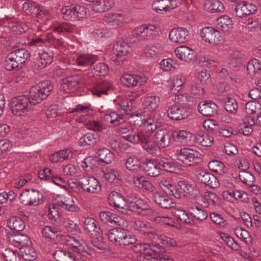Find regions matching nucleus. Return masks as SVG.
I'll return each mask as SVG.
<instances>
[{
  "mask_svg": "<svg viewBox=\"0 0 261 261\" xmlns=\"http://www.w3.org/2000/svg\"><path fill=\"white\" fill-rule=\"evenodd\" d=\"M20 202L27 206H36L44 202L43 195L38 190L34 189H25L19 196Z\"/></svg>",
  "mask_w": 261,
  "mask_h": 261,
  "instance_id": "obj_6",
  "label": "nucleus"
},
{
  "mask_svg": "<svg viewBox=\"0 0 261 261\" xmlns=\"http://www.w3.org/2000/svg\"><path fill=\"white\" fill-rule=\"evenodd\" d=\"M134 228L145 234L148 239L150 240L155 235L156 230L151 226L148 222L140 219H137L134 221Z\"/></svg>",
  "mask_w": 261,
  "mask_h": 261,
  "instance_id": "obj_24",
  "label": "nucleus"
},
{
  "mask_svg": "<svg viewBox=\"0 0 261 261\" xmlns=\"http://www.w3.org/2000/svg\"><path fill=\"white\" fill-rule=\"evenodd\" d=\"M132 249L135 252L140 253L137 256V261H173L163 248H150L148 244L137 243L132 246Z\"/></svg>",
  "mask_w": 261,
  "mask_h": 261,
  "instance_id": "obj_1",
  "label": "nucleus"
},
{
  "mask_svg": "<svg viewBox=\"0 0 261 261\" xmlns=\"http://www.w3.org/2000/svg\"><path fill=\"white\" fill-rule=\"evenodd\" d=\"M177 140L181 143L188 144L192 137V134L185 130H179L174 132Z\"/></svg>",
  "mask_w": 261,
  "mask_h": 261,
  "instance_id": "obj_62",
  "label": "nucleus"
},
{
  "mask_svg": "<svg viewBox=\"0 0 261 261\" xmlns=\"http://www.w3.org/2000/svg\"><path fill=\"white\" fill-rule=\"evenodd\" d=\"M40 6L38 4L28 1L24 3L23 4V11L29 15H36V13H38Z\"/></svg>",
  "mask_w": 261,
  "mask_h": 261,
  "instance_id": "obj_54",
  "label": "nucleus"
},
{
  "mask_svg": "<svg viewBox=\"0 0 261 261\" xmlns=\"http://www.w3.org/2000/svg\"><path fill=\"white\" fill-rule=\"evenodd\" d=\"M99 160L105 164L112 163L114 159L113 153L108 148H102L97 151Z\"/></svg>",
  "mask_w": 261,
  "mask_h": 261,
  "instance_id": "obj_47",
  "label": "nucleus"
},
{
  "mask_svg": "<svg viewBox=\"0 0 261 261\" xmlns=\"http://www.w3.org/2000/svg\"><path fill=\"white\" fill-rule=\"evenodd\" d=\"M65 239L67 244L74 248L77 252H83L89 254V252L85 249V247L75 237L67 236L66 237Z\"/></svg>",
  "mask_w": 261,
  "mask_h": 261,
  "instance_id": "obj_55",
  "label": "nucleus"
},
{
  "mask_svg": "<svg viewBox=\"0 0 261 261\" xmlns=\"http://www.w3.org/2000/svg\"><path fill=\"white\" fill-rule=\"evenodd\" d=\"M103 20L111 26L117 27L125 21V17L122 14L109 13L105 15Z\"/></svg>",
  "mask_w": 261,
  "mask_h": 261,
  "instance_id": "obj_36",
  "label": "nucleus"
},
{
  "mask_svg": "<svg viewBox=\"0 0 261 261\" xmlns=\"http://www.w3.org/2000/svg\"><path fill=\"white\" fill-rule=\"evenodd\" d=\"M160 29L158 27L148 24L140 25L134 30L133 35L139 40H151L158 36Z\"/></svg>",
  "mask_w": 261,
  "mask_h": 261,
  "instance_id": "obj_8",
  "label": "nucleus"
},
{
  "mask_svg": "<svg viewBox=\"0 0 261 261\" xmlns=\"http://www.w3.org/2000/svg\"><path fill=\"white\" fill-rule=\"evenodd\" d=\"M96 56L88 54H73L68 58L69 64L79 66L87 67L94 64L96 61Z\"/></svg>",
  "mask_w": 261,
  "mask_h": 261,
  "instance_id": "obj_14",
  "label": "nucleus"
},
{
  "mask_svg": "<svg viewBox=\"0 0 261 261\" xmlns=\"http://www.w3.org/2000/svg\"><path fill=\"white\" fill-rule=\"evenodd\" d=\"M190 33L186 28L179 27L173 29L169 32V37L172 42L183 43L190 39Z\"/></svg>",
  "mask_w": 261,
  "mask_h": 261,
  "instance_id": "obj_18",
  "label": "nucleus"
},
{
  "mask_svg": "<svg viewBox=\"0 0 261 261\" xmlns=\"http://www.w3.org/2000/svg\"><path fill=\"white\" fill-rule=\"evenodd\" d=\"M236 236L243 241L245 244H249L251 242V238L249 232L241 227H238L234 229Z\"/></svg>",
  "mask_w": 261,
  "mask_h": 261,
  "instance_id": "obj_64",
  "label": "nucleus"
},
{
  "mask_svg": "<svg viewBox=\"0 0 261 261\" xmlns=\"http://www.w3.org/2000/svg\"><path fill=\"white\" fill-rule=\"evenodd\" d=\"M204 9L211 13L222 12L224 9L223 4L219 0H207L205 1Z\"/></svg>",
  "mask_w": 261,
  "mask_h": 261,
  "instance_id": "obj_41",
  "label": "nucleus"
},
{
  "mask_svg": "<svg viewBox=\"0 0 261 261\" xmlns=\"http://www.w3.org/2000/svg\"><path fill=\"white\" fill-rule=\"evenodd\" d=\"M129 50V47L126 43L121 42H117L114 45L112 50L113 60L117 62L122 61L123 59H121V58L126 55Z\"/></svg>",
  "mask_w": 261,
  "mask_h": 261,
  "instance_id": "obj_28",
  "label": "nucleus"
},
{
  "mask_svg": "<svg viewBox=\"0 0 261 261\" xmlns=\"http://www.w3.org/2000/svg\"><path fill=\"white\" fill-rule=\"evenodd\" d=\"M200 36L203 41L213 45L219 44L224 40L221 33L212 27L202 28L200 31Z\"/></svg>",
  "mask_w": 261,
  "mask_h": 261,
  "instance_id": "obj_10",
  "label": "nucleus"
},
{
  "mask_svg": "<svg viewBox=\"0 0 261 261\" xmlns=\"http://www.w3.org/2000/svg\"><path fill=\"white\" fill-rule=\"evenodd\" d=\"M94 9L97 12L109 10L114 5V0H95L93 2Z\"/></svg>",
  "mask_w": 261,
  "mask_h": 261,
  "instance_id": "obj_44",
  "label": "nucleus"
},
{
  "mask_svg": "<svg viewBox=\"0 0 261 261\" xmlns=\"http://www.w3.org/2000/svg\"><path fill=\"white\" fill-rule=\"evenodd\" d=\"M21 257L26 260H33L37 256V253L30 245H28L20 249Z\"/></svg>",
  "mask_w": 261,
  "mask_h": 261,
  "instance_id": "obj_51",
  "label": "nucleus"
},
{
  "mask_svg": "<svg viewBox=\"0 0 261 261\" xmlns=\"http://www.w3.org/2000/svg\"><path fill=\"white\" fill-rule=\"evenodd\" d=\"M148 80L147 77L143 73H124L120 78L122 84L127 87H134L144 85Z\"/></svg>",
  "mask_w": 261,
  "mask_h": 261,
  "instance_id": "obj_12",
  "label": "nucleus"
},
{
  "mask_svg": "<svg viewBox=\"0 0 261 261\" xmlns=\"http://www.w3.org/2000/svg\"><path fill=\"white\" fill-rule=\"evenodd\" d=\"M159 185L160 188L167 194H173L174 186L171 180L165 178L163 179L160 181Z\"/></svg>",
  "mask_w": 261,
  "mask_h": 261,
  "instance_id": "obj_63",
  "label": "nucleus"
},
{
  "mask_svg": "<svg viewBox=\"0 0 261 261\" xmlns=\"http://www.w3.org/2000/svg\"><path fill=\"white\" fill-rule=\"evenodd\" d=\"M134 212L139 215L148 216L152 214V210L146 201L142 199H137L134 201L128 203V213Z\"/></svg>",
  "mask_w": 261,
  "mask_h": 261,
  "instance_id": "obj_13",
  "label": "nucleus"
},
{
  "mask_svg": "<svg viewBox=\"0 0 261 261\" xmlns=\"http://www.w3.org/2000/svg\"><path fill=\"white\" fill-rule=\"evenodd\" d=\"M2 254L7 261H21V255L17 249L6 248Z\"/></svg>",
  "mask_w": 261,
  "mask_h": 261,
  "instance_id": "obj_53",
  "label": "nucleus"
},
{
  "mask_svg": "<svg viewBox=\"0 0 261 261\" xmlns=\"http://www.w3.org/2000/svg\"><path fill=\"white\" fill-rule=\"evenodd\" d=\"M201 154L196 149L185 147L177 149L175 152L176 159L188 166H191L201 158Z\"/></svg>",
  "mask_w": 261,
  "mask_h": 261,
  "instance_id": "obj_7",
  "label": "nucleus"
},
{
  "mask_svg": "<svg viewBox=\"0 0 261 261\" xmlns=\"http://www.w3.org/2000/svg\"><path fill=\"white\" fill-rule=\"evenodd\" d=\"M92 110L90 103L86 102L79 104L73 108L69 109L70 113H76L80 117V122H83L89 117L90 111Z\"/></svg>",
  "mask_w": 261,
  "mask_h": 261,
  "instance_id": "obj_27",
  "label": "nucleus"
},
{
  "mask_svg": "<svg viewBox=\"0 0 261 261\" xmlns=\"http://www.w3.org/2000/svg\"><path fill=\"white\" fill-rule=\"evenodd\" d=\"M247 70L251 75L259 73L261 71V62L256 59L250 60L247 64Z\"/></svg>",
  "mask_w": 261,
  "mask_h": 261,
  "instance_id": "obj_56",
  "label": "nucleus"
},
{
  "mask_svg": "<svg viewBox=\"0 0 261 261\" xmlns=\"http://www.w3.org/2000/svg\"><path fill=\"white\" fill-rule=\"evenodd\" d=\"M82 83V79L80 76H68L63 79L60 89L66 93L71 92L79 88Z\"/></svg>",
  "mask_w": 261,
  "mask_h": 261,
  "instance_id": "obj_19",
  "label": "nucleus"
},
{
  "mask_svg": "<svg viewBox=\"0 0 261 261\" xmlns=\"http://www.w3.org/2000/svg\"><path fill=\"white\" fill-rule=\"evenodd\" d=\"M197 179L211 188H216L219 186V182L213 174L204 171H200L197 174Z\"/></svg>",
  "mask_w": 261,
  "mask_h": 261,
  "instance_id": "obj_25",
  "label": "nucleus"
},
{
  "mask_svg": "<svg viewBox=\"0 0 261 261\" xmlns=\"http://www.w3.org/2000/svg\"><path fill=\"white\" fill-rule=\"evenodd\" d=\"M105 119L108 123H110L114 125H118L124 122L123 117L115 112L106 115Z\"/></svg>",
  "mask_w": 261,
  "mask_h": 261,
  "instance_id": "obj_58",
  "label": "nucleus"
},
{
  "mask_svg": "<svg viewBox=\"0 0 261 261\" xmlns=\"http://www.w3.org/2000/svg\"><path fill=\"white\" fill-rule=\"evenodd\" d=\"M218 106L213 101H202L199 103L198 110L203 116H212L216 115L218 111Z\"/></svg>",
  "mask_w": 261,
  "mask_h": 261,
  "instance_id": "obj_30",
  "label": "nucleus"
},
{
  "mask_svg": "<svg viewBox=\"0 0 261 261\" xmlns=\"http://www.w3.org/2000/svg\"><path fill=\"white\" fill-rule=\"evenodd\" d=\"M172 213L181 222L189 225L194 224L193 219L188 216V213L184 210L176 208L173 209Z\"/></svg>",
  "mask_w": 261,
  "mask_h": 261,
  "instance_id": "obj_49",
  "label": "nucleus"
},
{
  "mask_svg": "<svg viewBox=\"0 0 261 261\" xmlns=\"http://www.w3.org/2000/svg\"><path fill=\"white\" fill-rule=\"evenodd\" d=\"M53 29L55 32L58 33H72L74 31V27L67 23H54Z\"/></svg>",
  "mask_w": 261,
  "mask_h": 261,
  "instance_id": "obj_59",
  "label": "nucleus"
},
{
  "mask_svg": "<svg viewBox=\"0 0 261 261\" xmlns=\"http://www.w3.org/2000/svg\"><path fill=\"white\" fill-rule=\"evenodd\" d=\"M232 21L230 17L227 15L220 17L217 19V27L222 31L227 32L232 28Z\"/></svg>",
  "mask_w": 261,
  "mask_h": 261,
  "instance_id": "obj_50",
  "label": "nucleus"
},
{
  "mask_svg": "<svg viewBox=\"0 0 261 261\" xmlns=\"http://www.w3.org/2000/svg\"><path fill=\"white\" fill-rule=\"evenodd\" d=\"M125 167L129 172L136 173L141 169V162L136 155H131L126 159Z\"/></svg>",
  "mask_w": 261,
  "mask_h": 261,
  "instance_id": "obj_39",
  "label": "nucleus"
},
{
  "mask_svg": "<svg viewBox=\"0 0 261 261\" xmlns=\"http://www.w3.org/2000/svg\"><path fill=\"white\" fill-rule=\"evenodd\" d=\"M10 105L12 113L17 116L27 115L32 109L29 97L25 95L12 98Z\"/></svg>",
  "mask_w": 261,
  "mask_h": 261,
  "instance_id": "obj_5",
  "label": "nucleus"
},
{
  "mask_svg": "<svg viewBox=\"0 0 261 261\" xmlns=\"http://www.w3.org/2000/svg\"><path fill=\"white\" fill-rule=\"evenodd\" d=\"M20 64L24 63L30 57L29 52L24 48L16 49L11 53Z\"/></svg>",
  "mask_w": 261,
  "mask_h": 261,
  "instance_id": "obj_60",
  "label": "nucleus"
},
{
  "mask_svg": "<svg viewBox=\"0 0 261 261\" xmlns=\"http://www.w3.org/2000/svg\"><path fill=\"white\" fill-rule=\"evenodd\" d=\"M42 234L45 239L49 240H57L62 236L61 231L51 226H45L42 230Z\"/></svg>",
  "mask_w": 261,
  "mask_h": 261,
  "instance_id": "obj_38",
  "label": "nucleus"
},
{
  "mask_svg": "<svg viewBox=\"0 0 261 261\" xmlns=\"http://www.w3.org/2000/svg\"><path fill=\"white\" fill-rule=\"evenodd\" d=\"M125 227H116L107 233L108 240L117 246H126L136 243V238L131 235Z\"/></svg>",
  "mask_w": 261,
  "mask_h": 261,
  "instance_id": "obj_2",
  "label": "nucleus"
},
{
  "mask_svg": "<svg viewBox=\"0 0 261 261\" xmlns=\"http://www.w3.org/2000/svg\"><path fill=\"white\" fill-rule=\"evenodd\" d=\"M7 240L10 244L20 249L31 244L30 238L27 235L21 233L9 234Z\"/></svg>",
  "mask_w": 261,
  "mask_h": 261,
  "instance_id": "obj_22",
  "label": "nucleus"
},
{
  "mask_svg": "<svg viewBox=\"0 0 261 261\" xmlns=\"http://www.w3.org/2000/svg\"><path fill=\"white\" fill-rule=\"evenodd\" d=\"M195 139L197 143L203 146H210L214 141V138L207 134H196Z\"/></svg>",
  "mask_w": 261,
  "mask_h": 261,
  "instance_id": "obj_57",
  "label": "nucleus"
},
{
  "mask_svg": "<svg viewBox=\"0 0 261 261\" xmlns=\"http://www.w3.org/2000/svg\"><path fill=\"white\" fill-rule=\"evenodd\" d=\"M202 205L204 207L214 206L219 203V198L217 195L211 191H205L202 197Z\"/></svg>",
  "mask_w": 261,
  "mask_h": 261,
  "instance_id": "obj_43",
  "label": "nucleus"
},
{
  "mask_svg": "<svg viewBox=\"0 0 261 261\" xmlns=\"http://www.w3.org/2000/svg\"><path fill=\"white\" fill-rule=\"evenodd\" d=\"M245 111L247 114L253 116L257 114H261V104L255 100L249 101L246 103Z\"/></svg>",
  "mask_w": 261,
  "mask_h": 261,
  "instance_id": "obj_48",
  "label": "nucleus"
},
{
  "mask_svg": "<svg viewBox=\"0 0 261 261\" xmlns=\"http://www.w3.org/2000/svg\"><path fill=\"white\" fill-rule=\"evenodd\" d=\"M111 87L112 84L110 82L103 81L92 88V93L93 95L100 97L101 94H107V91Z\"/></svg>",
  "mask_w": 261,
  "mask_h": 261,
  "instance_id": "obj_42",
  "label": "nucleus"
},
{
  "mask_svg": "<svg viewBox=\"0 0 261 261\" xmlns=\"http://www.w3.org/2000/svg\"><path fill=\"white\" fill-rule=\"evenodd\" d=\"M171 134L165 128L157 130L154 135V142L159 147L165 148L169 146L171 142Z\"/></svg>",
  "mask_w": 261,
  "mask_h": 261,
  "instance_id": "obj_21",
  "label": "nucleus"
},
{
  "mask_svg": "<svg viewBox=\"0 0 261 261\" xmlns=\"http://www.w3.org/2000/svg\"><path fill=\"white\" fill-rule=\"evenodd\" d=\"M160 97L155 96H149L145 98L143 102V108L147 111L153 112L156 110L160 104Z\"/></svg>",
  "mask_w": 261,
  "mask_h": 261,
  "instance_id": "obj_40",
  "label": "nucleus"
},
{
  "mask_svg": "<svg viewBox=\"0 0 261 261\" xmlns=\"http://www.w3.org/2000/svg\"><path fill=\"white\" fill-rule=\"evenodd\" d=\"M7 224L10 229L17 231L22 230L25 227L23 221L19 217L15 216L11 217L8 219Z\"/></svg>",
  "mask_w": 261,
  "mask_h": 261,
  "instance_id": "obj_46",
  "label": "nucleus"
},
{
  "mask_svg": "<svg viewBox=\"0 0 261 261\" xmlns=\"http://www.w3.org/2000/svg\"><path fill=\"white\" fill-rule=\"evenodd\" d=\"M150 240L156 245L166 247H175L177 245V242L174 239L164 234H158L156 231L155 232V235L150 238Z\"/></svg>",
  "mask_w": 261,
  "mask_h": 261,
  "instance_id": "obj_32",
  "label": "nucleus"
},
{
  "mask_svg": "<svg viewBox=\"0 0 261 261\" xmlns=\"http://www.w3.org/2000/svg\"><path fill=\"white\" fill-rule=\"evenodd\" d=\"M58 205L64 210L75 212L80 210L79 207L75 204L72 197L68 196H64L58 201Z\"/></svg>",
  "mask_w": 261,
  "mask_h": 261,
  "instance_id": "obj_34",
  "label": "nucleus"
},
{
  "mask_svg": "<svg viewBox=\"0 0 261 261\" xmlns=\"http://www.w3.org/2000/svg\"><path fill=\"white\" fill-rule=\"evenodd\" d=\"M62 18L66 20L79 21L87 16V9L83 6H66L61 10Z\"/></svg>",
  "mask_w": 261,
  "mask_h": 261,
  "instance_id": "obj_4",
  "label": "nucleus"
},
{
  "mask_svg": "<svg viewBox=\"0 0 261 261\" xmlns=\"http://www.w3.org/2000/svg\"><path fill=\"white\" fill-rule=\"evenodd\" d=\"M161 173L162 171L172 172L175 168V164L167 158H161L156 160Z\"/></svg>",
  "mask_w": 261,
  "mask_h": 261,
  "instance_id": "obj_52",
  "label": "nucleus"
},
{
  "mask_svg": "<svg viewBox=\"0 0 261 261\" xmlns=\"http://www.w3.org/2000/svg\"><path fill=\"white\" fill-rule=\"evenodd\" d=\"M175 54L179 60L188 62L194 57V51L190 47L186 46H180L175 50Z\"/></svg>",
  "mask_w": 261,
  "mask_h": 261,
  "instance_id": "obj_35",
  "label": "nucleus"
},
{
  "mask_svg": "<svg viewBox=\"0 0 261 261\" xmlns=\"http://www.w3.org/2000/svg\"><path fill=\"white\" fill-rule=\"evenodd\" d=\"M178 187L179 193L184 196L190 197L197 200L202 197L201 189L195 184L182 180L178 182Z\"/></svg>",
  "mask_w": 261,
  "mask_h": 261,
  "instance_id": "obj_9",
  "label": "nucleus"
},
{
  "mask_svg": "<svg viewBox=\"0 0 261 261\" xmlns=\"http://www.w3.org/2000/svg\"><path fill=\"white\" fill-rule=\"evenodd\" d=\"M187 208L189 213L197 220L203 221L208 216L206 212L196 203H188Z\"/></svg>",
  "mask_w": 261,
  "mask_h": 261,
  "instance_id": "obj_33",
  "label": "nucleus"
},
{
  "mask_svg": "<svg viewBox=\"0 0 261 261\" xmlns=\"http://www.w3.org/2000/svg\"><path fill=\"white\" fill-rule=\"evenodd\" d=\"M159 116L156 114L150 115L144 122V126L148 132L152 133L160 126Z\"/></svg>",
  "mask_w": 261,
  "mask_h": 261,
  "instance_id": "obj_45",
  "label": "nucleus"
},
{
  "mask_svg": "<svg viewBox=\"0 0 261 261\" xmlns=\"http://www.w3.org/2000/svg\"><path fill=\"white\" fill-rule=\"evenodd\" d=\"M152 199L156 204L163 208H171L174 207L175 204L172 199L167 195L156 192L152 193Z\"/></svg>",
  "mask_w": 261,
  "mask_h": 261,
  "instance_id": "obj_29",
  "label": "nucleus"
},
{
  "mask_svg": "<svg viewBox=\"0 0 261 261\" xmlns=\"http://www.w3.org/2000/svg\"><path fill=\"white\" fill-rule=\"evenodd\" d=\"M190 109L184 106H174L169 108L167 112L168 116L173 120H182L187 119L190 115Z\"/></svg>",
  "mask_w": 261,
  "mask_h": 261,
  "instance_id": "obj_20",
  "label": "nucleus"
},
{
  "mask_svg": "<svg viewBox=\"0 0 261 261\" xmlns=\"http://www.w3.org/2000/svg\"><path fill=\"white\" fill-rule=\"evenodd\" d=\"M179 0H155L152 4V10L156 13L170 12L180 5Z\"/></svg>",
  "mask_w": 261,
  "mask_h": 261,
  "instance_id": "obj_15",
  "label": "nucleus"
},
{
  "mask_svg": "<svg viewBox=\"0 0 261 261\" xmlns=\"http://www.w3.org/2000/svg\"><path fill=\"white\" fill-rule=\"evenodd\" d=\"M53 89L49 81H42L32 87L28 97L30 103L33 106L41 102L49 95Z\"/></svg>",
  "mask_w": 261,
  "mask_h": 261,
  "instance_id": "obj_3",
  "label": "nucleus"
},
{
  "mask_svg": "<svg viewBox=\"0 0 261 261\" xmlns=\"http://www.w3.org/2000/svg\"><path fill=\"white\" fill-rule=\"evenodd\" d=\"M144 170L150 177H156L162 174L156 160L147 159L144 164Z\"/></svg>",
  "mask_w": 261,
  "mask_h": 261,
  "instance_id": "obj_31",
  "label": "nucleus"
},
{
  "mask_svg": "<svg viewBox=\"0 0 261 261\" xmlns=\"http://www.w3.org/2000/svg\"><path fill=\"white\" fill-rule=\"evenodd\" d=\"M97 141V138L94 134L88 133L80 139L79 144L82 146H93L96 143Z\"/></svg>",
  "mask_w": 261,
  "mask_h": 261,
  "instance_id": "obj_61",
  "label": "nucleus"
},
{
  "mask_svg": "<svg viewBox=\"0 0 261 261\" xmlns=\"http://www.w3.org/2000/svg\"><path fill=\"white\" fill-rule=\"evenodd\" d=\"M255 124V118L254 116H246L243 119V122L241 124L239 132L245 136L250 135L253 132V127Z\"/></svg>",
  "mask_w": 261,
  "mask_h": 261,
  "instance_id": "obj_37",
  "label": "nucleus"
},
{
  "mask_svg": "<svg viewBox=\"0 0 261 261\" xmlns=\"http://www.w3.org/2000/svg\"><path fill=\"white\" fill-rule=\"evenodd\" d=\"M108 200L109 204L119 212L127 215L130 214L128 213V203L120 193L115 191L111 192L108 196Z\"/></svg>",
  "mask_w": 261,
  "mask_h": 261,
  "instance_id": "obj_11",
  "label": "nucleus"
},
{
  "mask_svg": "<svg viewBox=\"0 0 261 261\" xmlns=\"http://www.w3.org/2000/svg\"><path fill=\"white\" fill-rule=\"evenodd\" d=\"M256 11L257 7L255 5L246 2H241L232 10V13L236 16L241 18L254 14Z\"/></svg>",
  "mask_w": 261,
  "mask_h": 261,
  "instance_id": "obj_17",
  "label": "nucleus"
},
{
  "mask_svg": "<svg viewBox=\"0 0 261 261\" xmlns=\"http://www.w3.org/2000/svg\"><path fill=\"white\" fill-rule=\"evenodd\" d=\"M80 184L84 191L91 194H97L101 191V185L100 182L93 176L83 178Z\"/></svg>",
  "mask_w": 261,
  "mask_h": 261,
  "instance_id": "obj_16",
  "label": "nucleus"
},
{
  "mask_svg": "<svg viewBox=\"0 0 261 261\" xmlns=\"http://www.w3.org/2000/svg\"><path fill=\"white\" fill-rule=\"evenodd\" d=\"M163 47L159 43H149L143 48V53L147 58L155 59L162 54Z\"/></svg>",
  "mask_w": 261,
  "mask_h": 261,
  "instance_id": "obj_26",
  "label": "nucleus"
},
{
  "mask_svg": "<svg viewBox=\"0 0 261 261\" xmlns=\"http://www.w3.org/2000/svg\"><path fill=\"white\" fill-rule=\"evenodd\" d=\"M99 217L104 223H114L121 227H126L127 222L123 219L118 217L110 211H103L99 213Z\"/></svg>",
  "mask_w": 261,
  "mask_h": 261,
  "instance_id": "obj_23",
  "label": "nucleus"
}]
</instances>
